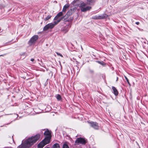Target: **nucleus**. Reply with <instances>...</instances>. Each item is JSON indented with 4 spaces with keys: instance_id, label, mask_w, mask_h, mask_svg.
<instances>
[{
    "instance_id": "obj_1",
    "label": "nucleus",
    "mask_w": 148,
    "mask_h": 148,
    "mask_svg": "<svg viewBox=\"0 0 148 148\" xmlns=\"http://www.w3.org/2000/svg\"><path fill=\"white\" fill-rule=\"evenodd\" d=\"M40 135L37 134L36 135L28 138L24 142H22L21 145L18 147V148H28L31 146L40 138Z\"/></svg>"
},
{
    "instance_id": "obj_2",
    "label": "nucleus",
    "mask_w": 148,
    "mask_h": 148,
    "mask_svg": "<svg viewBox=\"0 0 148 148\" xmlns=\"http://www.w3.org/2000/svg\"><path fill=\"white\" fill-rule=\"evenodd\" d=\"M86 4L83 2L80 3L79 7L82 11L85 12L91 9V7L89 6H86Z\"/></svg>"
},
{
    "instance_id": "obj_3",
    "label": "nucleus",
    "mask_w": 148,
    "mask_h": 148,
    "mask_svg": "<svg viewBox=\"0 0 148 148\" xmlns=\"http://www.w3.org/2000/svg\"><path fill=\"white\" fill-rule=\"evenodd\" d=\"M38 38V35H35L33 36L28 42V44L31 46L34 44L36 42Z\"/></svg>"
},
{
    "instance_id": "obj_4",
    "label": "nucleus",
    "mask_w": 148,
    "mask_h": 148,
    "mask_svg": "<svg viewBox=\"0 0 148 148\" xmlns=\"http://www.w3.org/2000/svg\"><path fill=\"white\" fill-rule=\"evenodd\" d=\"M44 135L45 136L44 139L47 141V142H49L51 137V132L47 130L45 132Z\"/></svg>"
},
{
    "instance_id": "obj_5",
    "label": "nucleus",
    "mask_w": 148,
    "mask_h": 148,
    "mask_svg": "<svg viewBox=\"0 0 148 148\" xmlns=\"http://www.w3.org/2000/svg\"><path fill=\"white\" fill-rule=\"evenodd\" d=\"M108 16L107 14H104L101 15L94 16L92 17V18L95 19H103L107 18Z\"/></svg>"
},
{
    "instance_id": "obj_6",
    "label": "nucleus",
    "mask_w": 148,
    "mask_h": 148,
    "mask_svg": "<svg viewBox=\"0 0 148 148\" xmlns=\"http://www.w3.org/2000/svg\"><path fill=\"white\" fill-rule=\"evenodd\" d=\"M75 143L77 144L79 143L85 144L86 143V140L84 139L81 138H79L77 139L75 141Z\"/></svg>"
},
{
    "instance_id": "obj_7",
    "label": "nucleus",
    "mask_w": 148,
    "mask_h": 148,
    "mask_svg": "<svg viewBox=\"0 0 148 148\" xmlns=\"http://www.w3.org/2000/svg\"><path fill=\"white\" fill-rule=\"evenodd\" d=\"M49 142H47V141L44 139L38 145V148H42L45 145L48 144Z\"/></svg>"
},
{
    "instance_id": "obj_8",
    "label": "nucleus",
    "mask_w": 148,
    "mask_h": 148,
    "mask_svg": "<svg viewBox=\"0 0 148 148\" xmlns=\"http://www.w3.org/2000/svg\"><path fill=\"white\" fill-rule=\"evenodd\" d=\"M54 27V25L53 24V23H51L46 25L44 27L43 30L44 31H46L49 29H52Z\"/></svg>"
},
{
    "instance_id": "obj_9",
    "label": "nucleus",
    "mask_w": 148,
    "mask_h": 148,
    "mask_svg": "<svg viewBox=\"0 0 148 148\" xmlns=\"http://www.w3.org/2000/svg\"><path fill=\"white\" fill-rule=\"evenodd\" d=\"M90 126L95 129H98L99 126L98 124L96 122H90Z\"/></svg>"
},
{
    "instance_id": "obj_10",
    "label": "nucleus",
    "mask_w": 148,
    "mask_h": 148,
    "mask_svg": "<svg viewBox=\"0 0 148 148\" xmlns=\"http://www.w3.org/2000/svg\"><path fill=\"white\" fill-rule=\"evenodd\" d=\"M73 12L74 10L71 9L67 12L66 14L64 16L62 17H64V18L68 17L69 16L71 15Z\"/></svg>"
},
{
    "instance_id": "obj_11",
    "label": "nucleus",
    "mask_w": 148,
    "mask_h": 148,
    "mask_svg": "<svg viewBox=\"0 0 148 148\" xmlns=\"http://www.w3.org/2000/svg\"><path fill=\"white\" fill-rule=\"evenodd\" d=\"M63 15V12H59L58 13V14L55 17V18H54V20H56L58 19V18L62 16Z\"/></svg>"
},
{
    "instance_id": "obj_12",
    "label": "nucleus",
    "mask_w": 148,
    "mask_h": 148,
    "mask_svg": "<svg viewBox=\"0 0 148 148\" xmlns=\"http://www.w3.org/2000/svg\"><path fill=\"white\" fill-rule=\"evenodd\" d=\"M64 18V17H61L57 21H54L53 23V24L54 25V27L58 23H59Z\"/></svg>"
},
{
    "instance_id": "obj_13",
    "label": "nucleus",
    "mask_w": 148,
    "mask_h": 148,
    "mask_svg": "<svg viewBox=\"0 0 148 148\" xmlns=\"http://www.w3.org/2000/svg\"><path fill=\"white\" fill-rule=\"evenodd\" d=\"M112 89L113 90L114 94L115 95L117 96L118 94V92L117 90L114 86H112Z\"/></svg>"
},
{
    "instance_id": "obj_14",
    "label": "nucleus",
    "mask_w": 148,
    "mask_h": 148,
    "mask_svg": "<svg viewBox=\"0 0 148 148\" xmlns=\"http://www.w3.org/2000/svg\"><path fill=\"white\" fill-rule=\"evenodd\" d=\"M71 24H69L68 25H66L65 27L64 30L65 32H68L69 29L71 27Z\"/></svg>"
},
{
    "instance_id": "obj_15",
    "label": "nucleus",
    "mask_w": 148,
    "mask_h": 148,
    "mask_svg": "<svg viewBox=\"0 0 148 148\" xmlns=\"http://www.w3.org/2000/svg\"><path fill=\"white\" fill-rule=\"evenodd\" d=\"M64 18V21L65 22L66 21H71L73 19V17H70L69 18L68 17H65Z\"/></svg>"
},
{
    "instance_id": "obj_16",
    "label": "nucleus",
    "mask_w": 148,
    "mask_h": 148,
    "mask_svg": "<svg viewBox=\"0 0 148 148\" xmlns=\"http://www.w3.org/2000/svg\"><path fill=\"white\" fill-rule=\"evenodd\" d=\"M69 6L68 5H65L63 7L62 12L63 13L65 12L66 9L68 8Z\"/></svg>"
},
{
    "instance_id": "obj_17",
    "label": "nucleus",
    "mask_w": 148,
    "mask_h": 148,
    "mask_svg": "<svg viewBox=\"0 0 148 148\" xmlns=\"http://www.w3.org/2000/svg\"><path fill=\"white\" fill-rule=\"evenodd\" d=\"M56 97L58 101H61L62 100V97L59 94L56 95Z\"/></svg>"
},
{
    "instance_id": "obj_18",
    "label": "nucleus",
    "mask_w": 148,
    "mask_h": 148,
    "mask_svg": "<svg viewBox=\"0 0 148 148\" xmlns=\"http://www.w3.org/2000/svg\"><path fill=\"white\" fill-rule=\"evenodd\" d=\"M51 15L50 14L48 15L44 19L45 21H47L50 19L51 17Z\"/></svg>"
},
{
    "instance_id": "obj_19",
    "label": "nucleus",
    "mask_w": 148,
    "mask_h": 148,
    "mask_svg": "<svg viewBox=\"0 0 148 148\" xmlns=\"http://www.w3.org/2000/svg\"><path fill=\"white\" fill-rule=\"evenodd\" d=\"M53 148H60L59 145L58 143L54 144L53 146Z\"/></svg>"
},
{
    "instance_id": "obj_20",
    "label": "nucleus",
    "mask_w": 148,
    "mask_h": 148,
    "mask_svg": "<svg viewBox=\"0 0 148 148\" xmlns=\"http://www.w3.org/2000/svg\"><path fill=\"white\" fill-rule=\"evenodd\" d=\"M63 148H69V147L66 144H64L63 145Z\"/></svg>"
},
{
    "instance_id": "obj_21",
    "label": "nucleus",
    "mask_w": 148,
    "mask_h": 148,
    "mask_svg": "<svg viewBox=\"0 0 148 148\" xmlns=\"http://www.w3.org/2000/svg\"><path fill=\"white\" fill-rule=\"evenodd\" d=\"M125 79L127 81V83L129 84L130 85V82H129V80H128V79H127V77H126V76H125Z\"/></svg>"
},
{
    "instance_id": "obj_22",
    "label": "nucleus",
    "mask_w": 148,
    "mask_h": 148,
    "mask_svg": "<svg viewBox=\"0 0 148 148\" xmlns=\"http://www.w3.org/2000/svg\"><path fill=\"white\" fill-rule=\"evenodd\" d=\"M56 53L58 55L62 57H63L62 55L60 53H59L58 52H56Z\"/></svg>"
},
{
    "instance_id": "obj_23",
    "label": "nucleus",
    "mask_w": 148,
    "mask_h": 148,
    "mask_svg": "<svg viewBox=\"0 0 148 148\" xmlns=\"http://www.w3.org/2000/svg\"><path fill=\"white\" fill-rule=\"evenodd\" d=\"M97 62L99 63L102 65L104 63L103 62H101L100 61H98Z\"/></svg>"
},
{
    "instance_id": "obj_24",
    "label": "nucleus",
    "mask_w": 148,
    "mask_h": 148,
    "mask_svg": "<svg viewBox=\"0 0 148 148\" xmlns=\"http://www.w3.org/2000/svg\"><path fill=\"white\" fill-rule=\"evenodd\" d=\"M136 24L137 25H139V22H136Z\"/></svg>"
},
{
    "instance_id": "obj_25",
    "label": "nucleus",
    "mask_w": 148,
    "mask_h": 148,
    "mask_svg": "<svg viewBox=\"0 0 148 148\" xmlns=\"http://www.w3.org/2000/svg\"><path fill=\"white\" fill-rule=\"evenodd\" d=\"M5 54H3V55H0V56H4L5 55Z\"/></svg>"
},
{
    "instance_id": "obj_26",
    "label": "nucleus",
    "mask_w": 148,
    "mask_h": 148,
    "mask_svg": "<svg viewBox=\"0 0 148 148\" xmlns=\"http://www.w3.org/2000/svg\"><path fill=\"white\" fill-rule=\"evenodd\" d=\"M34 60V59L33 58H32L31 59V61L32 62H33Z\"/></svg>"
},
{
    "instance_id": "obj_27",
    "label": "nucleus",
    "mask_w": 148,
    "mask_h": 148,
    "mask_svg": "<svg viewBox=\"0 0 148 148\" xmlns=\"http://www.w3.org/2000/svg\"><path fill=\"white\" fill-rule=\"evenodd\" d=\"M14 115L15 116H17V114H14Z\"/></svg>"
},
{
    "instance_id": "obj_28",
    "label": "nucleus",
    "mask_w": 148,
    "mask_h": 148,
    "mask_svg": "<svg viewBox=\"0 0 148 148\" xmlns=\"http://www.w3.org/2000/svg\"><path fill=\"white\" fill-rule=\"evenodd\" d=\"M118 79V77H117V79H116V80H117Z\"/></svg>"
},
{
    "instance_id": "obj_29",
    "label": "nucleus",
    "mask_w": 148,
    "mask_h": 148,
    "mask_svg": "<svg viewBox=\"0 0 148 148\" xmlns=\"http://www.w3.org/2000/svg\"><path fill=\"white\" fill-rule=\"evenodd\" d=\"M10 124V123H8V124H6V125H8V124Z\"/></svg>"
}]
</instances>
